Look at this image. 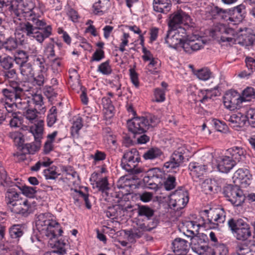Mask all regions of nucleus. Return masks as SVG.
<instances>
[{
  "label": "nucleus",
  "instance_id": "nucleus-1",
  "mask_svg": "<svg viewBox=\"0 0 255 255\" xmlns=\"http://www.w3.org/2000/svg\"><path fill=\"white\" fill-rule=\"evenodd\" d=\"M36 0H13L10 7L14 22L20 20L22 17L26 20L19 23V29L26 36L33 37L42 44L52 34V28L44 20L39 18L38 12L40 9L36 6Z\"/></svg>",
  "mask_w": 255,
  "mask_h": 255
},
{
  "label": "nucleus",
  "instance_id": "nucleus-2",
  "mask_svg": "<svg viewBox=\"0 0 255 255\" xmlns=\"http://www.w3.org/2000/svg\"><path fill=\"white\" fill-rule=\"evenodd\" d=\"M36 227L43 237L49 240L51 246H59L58 238L62 235L63 230L60 224L53 219V216L49 213L38 215L35 220Z\"/></svg>",
  "mask_w": 255,
  "mask_h": 255
},
{
  "label": "nucleus",
  "instance_id": "nucleus-3",
  "mask_svg": "<svg viewBox=\"0 0 255 255\" xmlns=\"http://www.w3.org/2000/svg\"><path fill=\"white\" fill-rule=\"evenodd\" d=\"M160 122L155 116L148 115L145 117H134L127 122L128 129L134 134L137 143L146 144L149 141L150 137L145 133L150 128H153Z\"/></svg>",
  "mask_w": 255,
  "mask_h": 255
},
{
  "label": "nucleus",
  "instance_id": "nucleus-4",
  "mask_svg": "<svg viewBox=\"0 0 255 255\" xmlns=\"http://www.w3.org/2000/svg\"><path fill=\"white\" fill-rule=\"evenodd\" d=\"M11 88L3 89L1 92L6 100L15 102V107L25 110L31 106L30 99L22 98L24 97V90L21 87L20 84L12 82Z\"/></svg>",
  "mask_w": 255,
  "mask_h": 255
},
{
  "label": "nucleus",
  "instance_id": "nucleus-5",
  "mask_svg": "<svg viewBox=\"0 0 255 255\" xmlns=\"http://www.w3.org/2000/svg\"><path fill=\"white\" fill-rule=\"evenodd\" d=\"M203 213L207 218L206 220L202 219L201 226L204 228L218 229L226 220V212L221 207L210 208L209 210H204Z\"/></svg>",
  "mask_w": 255,
  "mask_h": 255
},
{
  "label": "nucleus",
  "instance_id": "nucleus-6",
  "mask_svg": "<svg viewBox=\"0 0 255 255\" xmlns=\"http://www.w3.org/2000/svg\"><path fill=\"white\" fill-rule=\"evenodd\" d=\"M212 36L220 43H226V45H233L235 43L237 33L234 29L226 25L217 23L211 30Z\"/></svg>",
  "mask_w": 255,
  "mask_h": 255
},
{
  "label": "nucleus",
  "instance_id": "nucleus-7",
  "mask_svg": "<svg viewBox=\"0 0 255 255\" xmlns=\"http://www.w3.org/2000/svg\"><path fill=\"white\" fill-rule=\"evenodd\" d=\"M44 121H40L35 126L30 128V131L34 137V142L24 144L22 151L27 154H34L39 150L41 145V139L43 138Z\"/></svg>",
  "mask_w": 255,
  "mask_h": 255
},
{
  "label": "nucleus",
  "instance_id": "nucleus-8",
  "mask_svg": "<svg viewBox=\"0 0 255 255\" xmlns=\"http://www.w3.org/2000/svg\"><path fill=\"white\" fill-rule=\"evenodd\" d=\"M223 194L227 199L235 206H241L246 197L237 185L229 184L223 188Z\"/></svg>",
  "mask_w": 255,
  "mask_h": 255
},
{
  "label": "nucleus",
  "instance_id": "nucleus-9",
  "mask_svg": "<svg viewBox=\"0 0 255 255\" xmlns=\"http://www.w3.org/2000/svg\"><path fill=\"white\" fill-rule=\"evenodd\" d=\"M189 201V193L187 190L180 187L171 195L169 206L174 210L184 208Z\"/></svg>",
  "mask_w": 255,
  "mask_h": 255
},
{
  "label": "nucleus",
  "instance_id": "nucleus-10",
  "mask_svg": "<svg viewBox=\"0 0 255 255\" xmlns=\"http://www.w3.org/2000/svg\"><path fill=\"white\" fill-rule=\"evenodd\" d=\"M255 40V34L252 29L245 27L240 28L237 33L235 44H239L246 47L253 45Z\"/></svg>",
  "mask_w": 255,
  "mask_h": 255
},
{
  "label": "nucleus",
  "instance_id": "nucleus-11",
  "mask_svg": "<svg viewBox=\"0 0 255 255\" xmlns=\"http://www.w3.org/2000/svg\"><path fill=\"white\" fill-rule=\"evenodd\" d=\"M190 20V16L182 10L180 9L171 14L169 17L168 26L170 30L175 31L183 23Z\"/></svg>",
  "mask_w": 255,
  "mask_h": 255
},
{
  "label": "nucleus",
  "instance_id": "nucleus-12",
  "mask_svg": "<svg viewBox=\"0 0 255 255\" xmlns=\"http://www.w3.org/2000/svg\"><path fill=\"white\" fill-rule=\"evenodd\" d=\"M19 31L21 30L18 25L15 33V37H9L4 41V49L5 51L12 52L17 48L18 44L23 45L26 43L24 35Z\"/></svg>",
  "mask_w": 255,
  "mask_h": 255
},
{
  "label": "nucleus",
  "instance_id": "nucleus-13",
  "mask_svg": "<svg viewBox=\"0 0 255 255\" xmlns=\"http://www.w3.org/2000/svg\"><path fill=\"white\" fill-rule=\"evenodd\" d=\"M252 175L246 168H239L234 174L233 180L236 185L239 184L246 187L251 183Z\"/></svg>",
  "mask_w": 255,
  "mask_h": 255
},
{
  "label": "nucleus",
  "instance_id": "nucleus-14",
  "mask_svg": "<svg viewBox=\"0 0 255 255\" xmlns=\"http://www.w3.org/2000/svg\"><path fill=\"white\" fill-rule=\"evenodd\" d=\"M31 203L26 199H21L12 205H9V209L14 214L27 216L29 213Z\"/></svg>",
  "mask_w": 255,
  "mask_h": 255
},
{
  "label": "nucleus",
  "instance_id": "nucleus-15",
  "mask_svg": "<svg viewBox=\"0 0 255 255\" xmlns=\"http://www.w3.org/2000/svg\"><path fill=\"white\" fill-rule=\"evenodd\" d=\"M225 106L230 110H234L241 102L240 100V94L235 91L227 92L223 98Z\"/></svg>",
  "mask_w": 255,
  "mask_h": 255
},
{
  "label": "nucleus",
  "instance_id": "nucleus-16",
  "mask_svg": "<svg viewBox=\"0 0 255 255\" xmlns=\"http://www.w3.org/2000/svg\"><path fill=\"white\" fill-rule=\"evenodd\" d=\"M236 165V162L229 156H222L217 161V168L222 173H228Z\"/></svg>",
  "mask_w": 255,
  "mask_h": 255
},
{
  "label": "nucleus",
  "instance_id": "nucleus-17",
  "mask_svg": "<svg viewBox=\"0 0 255 255\" xmlns=\"http://www.w3.org/2000/svg\"><path fill=\"white\" fill-rule=\"evenodd\" d=\"M191 241L192 249L197 254L199 255L210 254L211 248L208 247L205 243H203L202 239L197 237H192L191 238Z\"/></svg>",
  "mask_w": 255,
  "mask_h": 255
},
{
  "label": "nucleus",
  "instance_id": "nucleus-18",
  "mask_svg": "<svg viewBox=\"0 0 255 255\" xmlns=\"http://www.w3.org/2000/svg\"><path fill=\"white\" fill-rule=\"evenodd\" d=\"M204 44L205 43L202 40L186 39L182 43V48L186 53L191 54L203 48Z\"/></svg>",
  "mask_w": 255,
  "mask_h": 255
},
{
  "label": "nucleus",
  "instance_id": "nucleus-19",
  "mask_svg": "<svg viewBox=\"0 0 255 255\" xmlns=\"http://www.w3.org/2000/svg\"><path fill=\"white\" fill-rule=\"evenodd\" d=\"M247 120V114L244 115L241 113H238L232 115L227 121L231 127L238 129V128H242L245 126Z\"/></svg>",
  "mask_w": 255,
  "mask_h": 255
},
{
  "label": "nucleus",
  "instance_id": "nucleus-20",
  "mask_svg": "<svg viewBox=\"0 0 255 255\" xmlns=\"http://www.w3.org/2000/svg\"><path fill=\"white\" fill-rule=\"evenodd\" d=\"M139 161L122 159L121 165L122 167L128 172L132 174H138L144 172V170L142 168L137 166Z\"/></svg>",
  "mask_w": 255,
  "mask_h": 255
},
{
  "label": "nucleus",
  "instance_id": "nucleus-21",
  "mask_svg": "<svg viewBox=\"0 0 255 255\" xmlns=\"http://www.w3.org/2000/svg\"><path fill=\"white\" fill-rule=\"evenodd\" d=\"M231 11L232 13L231 16L229 17L230 21L238 23L242 21L245 17L246 13V6L243 4L234 7Z\"/></svg>",
  "mask_w": 255,
  "mask_h": 255
},
{
  "label": "nucleus",
  "instance_id": "nucleus-22",
  "mask_svg": "<svg viewBox=\"0 0 255 255\" xmlns=\"http://www.w3.org/2000/svg\"><path fill=\"white\" fill-rule=\"evenodd\" d=\"M181 38L178 34H175L173 30H170L168 31L165 40L169 47L176 49L179 46L182 47L184 42L182 41Z\"/></svg>",
  "mask_w": 255,
  "mask_h": 255
},
{
  "label": "nucleus",
  "instance_id": "nucleus-23",
  "mask_svg": "<svg viewBox=\"0 0 255 255\" xmlns=\"http://www.w3.org/2000/svg\"><path fill=\"white\" fill-rule=\"evenodd\" d=\"M152 5L155 11L167 13L170 10L172 3L170 0H153Z\"/></svg>",
  "mask_w": 255,
  "mask_h": 255
},
{
  "label": "nucleus",
  "instance_id": "nucleus-24",
  "mask_svg": "<svg viewBox=\"0 0 255 255\" xmlns=\"http://www.w3.org/2000/svg\"><path fill=\"white\" fill-rule=\"evenodd\" d=\"M228 152L231 155L230 156L236 163L244 161L246 158V151L242 147L233 146L228 150Z\"/></svg>",
  "mask_w": 255,
  "mask_h": 255
},
{
  "label": "nucleus",
  "instance_id": "nucleus-25",
  "mask_svg": "<svg viewBox=\"0 0 255 255\" xmlns=\"http://www.w3.org/2000/svg\"><path fill=\"white\" fill-rule=\"evenodd\" d=\"M217 96V89H202L198 91L197 98L202 103L205 104L208 102L213 97Z\"/></svg>",
  "mask_w": 255,
  "mask_h": 255
},
{
  "label": "nucleus",
  "instance_id": "nucleus-26",
  "mask_svg": "<svg viewBox=\"0 0 255 255\" xmlns=\"http://www.w3.org/2000/svg\"><path fill=\"white\" fill-rule=\"evenodd\" d=\"M234 236L239 241H244L248 239L252 235L250 225L246 223L234 233Z\"/></svg>",
  "mask_w": 255,
  "mask_h": 255
},
{
  "label": "nucleus",
  "instance_id": "nucleus-27",
  "mask_svg": "<svg viewBox=\"0 0 255 255\" xmlns=\"http://www.w3.org/2000/svg\"><path fill=\"white\" fill-rule=\"evenodd\" d=\"M24 234L23 227L19 224L14 225L9 229V235L12 242L17 243Z\"/></svg>",
  "mask_w": 255,
  "mask_h": 255
},
{
  "label": "nucleus",
  "instance_id": "nucleus-28",
  "mask_svg": "<svg viewBox=\"0 0 255 255\" xmlns=\"http://www.w3.org/2000/svg\"><path fill=\"white\" fill-rule=\"evenodd\" d=\"M38 114H42L39 113V111L35 108H33L32 105L25 110L23 112V116L25 118L29 121L31 124L34 123L35 126L37 123L42 120H38Z\"/></svg>",
  "mask_w": 255,
  "mask_h": 255
},
{
  "label": "nucleus",
  "instance_id": "nucleus-29",
  "mask_svg": "<svg viewBox=\"0 0 255 255\" xmlns=\"http://www.w3.org/2000/svg\"><path fill=\"white\" fill-rule=\"evenodd\" d=\"M188 168L191 171V174L198 178L203 176L206 170L205 165L199 164L195 162H190Z\"/></svg>",
  "mask_w": 255,
  "mask_h": 255
},
{
  "label": "nucleus",
  "instance_id": "nucleus-30",
  "mask_svg": "<svg viewBox=\"0 0 255 255\" xmlns=\"http://www.w3.org/2000/svg\"><path fill=\"white\" fill-rule=\"evenodd\" d=\"M20 194L14 188L8 189L5 194V201L9 208V205H12L21 198L19 197Z\"/></svg>",
  "mask_w": 255,
  "mask_h": 255
},
{
  "label": "nucleus",
  "instance_id": "nucleus-31",
  "mask_svg": "<svg viewBox=\"0 0 255 255\" xmlns=\"http://www.w3.org/2000/svg\"><path fill=\"white\" fill-rule=\"evenodd\" d=\"M30 105H34V108L39 111V113L44 114L46 112L45 107L44 106L43 97L41 94H35L32 98L30 99Z\"/></svg>",
  "mask_w": 255,
  "mask_h": 255
},
{
  "label": "nucleus",
  "instance_id": "nucleus-32",
  "mask_svg": "<svg viewBox=\"0 0 255 255\" xmlns=\"http://www.w3.org/2000/svg\"><path fill=\"white\" fill-rule=\"evenodd\" d=\"M236 251L238 255H255V244L239 245L237 247Z\"/></svg>",
  "mask_w": 255,
  "mask_h": 255
},
{
  "label": "nucleus",
  "instance_id": "nucleus-33",
  "mask_svg": "<svg viewBox=\"0 0 255 255\" xmlns=\"http://www.w3.org/2000/svg\"><path fill=\"white\" fill-rule=\"evenodd\" d=\"M255 99V89L251 87H248L245 89L241 95H240V100L241 103L246 102H250Z\"/></svg>",
  "mask_w": 255,
  "mask_h": 255
},
{
  "label": "nucleus",
  "instance_id": "nucleus-34",
  "mask_svg": "<svg viewBox=\"0 0 255 255\" xmlns=\"http://www.w3.org/2000/svg\"><path fill=\"white\" fill-rule=\"evenodd\" d=\"M246 223H247L242 219L234 218L229 219L227 222L228 226L233 235L238 230V229H240L243 226H245Z\"/></svg>",
  "mask_w": 255,
  "mask_h": 255
},
{
  "label": "nucleus",
  "instance_id": "nucleus-35",
  "mask_svg": "<svg viewBox=\"0 0 255 255\" xmlns=\"http://www.w3.org/2000/svg\"><path fill=\"white\" fill-rule=\"evenodd\" d=\"M0 76H2L5 80L9 81V86L11 87L12 82H15L17 84L19 83L16 82L15 80L17 78L16 70L13 68L8 70H3L0 72Z\"/></svg>",
  "mask_w": 255,
  "mask_h": 255
},
{
  "label": "nucleus",
  "instance_id": "nucleus-36",
  "mask_svg": "<svg viewBox=\"0 0 255 255\" xmlns=\"http://www.w3.org/2000/svg\"><path fill=\"white\" fill-rule=\"evenodd\" d=\"M20 73L26 80L34 77V72L32 64L26 62L20 65Z\"/></svg>",
  "mask_w": 255,
  "mask_h": 255
},
{
  "label": "nucleus",
  "instance_id": "nucleus-37",
  "mask_svg": "<svg viewBox=\"0 0 255 255\" xmlns=\"http://www.w3.org/2000/svg\"><path fill=\"white\" fill-rule=\"evenodd\" d=\"M210 13L213 18L215 19H226L228 16V12L226 10L217 6L211 8Z\"/></svg>",
  "mask_w": 255,
  "mask_h": 255
},
{
  "label": "nucleus",
  "instance_id": "nucleus-38",
  "mask_svg": "<svg viewBox=\"0 0 255 255\" xmlns=\"http://www.w3.org/2000/svg\"><path fill=\"white\" fill-rule=\"evenodd\" d=\"M162 154L160 149L157 147H152L146 151L142 157L145 160H153L159 157Z\"/></svg>",
  "mask_w": 255,
  "mask_h": 255
},
{
  "label": "nucleus",
  "instance_id": "nucleus-39",
  "mask_svg": "<svg viewBox=\"0 0 255 255\" xmlns=\"http://www.w3.org/2000/svg\"><path fill=\"white\" fill-rule=\"evenodd\" d=\"M211 255H229V250L227 246L224 244L215 245L211 248Z\"/></svg>",
  "mask_w": 255,
  "mask_h": 255
},
{
  "label": "nucleus",
  "instance_id": "nucleus-40",
  "mask_svg": "<svg viewBox=\"0 0 255 255\" xmlns=\"http://www.w3.org/2000/svg\"><path fill=\"white\" fill-rule=\"evenodd\" d=\"M128 239L130 243H134L136 239L140 238L143 235V231L139 228H135L126 232Z\"/></svg>",
  "mask_w": 255,
  "mask_h": 255
},
{
  "label": "nucleus",
  "instance_id": "nucleus-41",
  "mask_svg": "<svg viewBox=\"0 0 255 255\" xmlns=\"http://www.w3.org/2000/svg\"><path fill=\"white\" fill-rule=\"evenodd\" d=\"M82 118L79 117L74 121L73 125L71 128V134L74 137H78L79 135V130L83 127V122Z\"/></svg>",
  "mask_w": 255,
  "mask_h": 255
},
{
  "label": "nucleus",
  "instance_id": "nucleus-42",
  "mask_svg": "<svg viewBox=\"0 0 255 255\" xmlns=\"http://www.w3.org/2000/svg\"><path fill=\"white\" fill-rule=\"evenodd\" d=\"M26 51L19 50L16 51L14 56L13 60L15 63L19 65L27 62L29 57Z\"/></svg>",
  "mask_w": 255,
  "mask_h": 255
},
{
  "label": "nucleus",
  "instance_id": "nucleus-43",
  "mask_svg": "<svg viewBox=\"0 0 255 255\" xmlns=\"http://www.w3.org/2000/svg\"><path fill=\"white\" fill-rule=\"evenodd\" d=\"M154 213V210L147 206H139L138 208V215L139 216L145 217L148 220L151 219L153 216Z\"/></svg>",
  "mask_w": 255,
  "mask_h": 255
},
{
  "label": "nucleus",
  "instance_id": "nucleus-44",
  "mask_svg": "<svg viewBox=\"0 0 255 255\" xmlns=\"http://www.w3.org/2000/svg\"><path fill=\"white\" fill-rule=\"evenodd\" d=\"M9 137L12 139L15 145L18 147L23 146L24 139L23 134L18 131L11 132L9 133Z\"/></svg>",
  "mask_w": 255,
  "mask_h": 255
},
{
  "label": "nucleus",
  "instance_id": "nucleus-45",
  "mask_svg": "<svg viewBox=\"0 0 255 255\" xmlns=\"http://www.w3.org/2000/svg\"><path fill=\"white\" fill-rule=\"evenodd\" d=\"M47 70H38L36 76L34 78V82L38 86H42L47 80Z\"/></svg>",
  "mask_w": 255,
  "mask_h": 255
},
{
  "label": "nucleus",
  "instance_id": "nucleus-46",
  "mask_svg": "<svg viewBox=\"0 0 255 255\" xmlns=\"http://www.w3.org/2000/svg\"><path fill=\"white\" fill-rule=\"evenodd\" d=\"M122 159L129 161H140V158L138 151L135 148H132L131 150L125 152Z\"/></svg>",
  "mask_w": 255,
  "mask_h": 255
},
{
  "label": "nucleus",
  "instance_id": "nucleus-47",
  "mask_svg": "<svg viewBox=\"0 0 255 255\" xmlns=\"http://www.w3.org/2000/svg\"><path fill=\"white\" fill-rule=\"evenodd\" d=\"M185 150L186 149L184 147H181L177 148L171 156L172 160L180 165L184 159L183 155L185 153Z\"/></svg>",
  "mask_w": 255,
  "mask_h": 255
},
{
  "label": "nucleus",
  "instance_id": "nucleus-48",
  "mask_svg": "<svg viewBox=\"0 0 255 255\" xmlns=\"http://www.w3.org/2000/svg\"><path fill=\"white\" fill-rule=\"evenodd\" d=\"M163 172L159 168H152L148 170L146 172V176H147L151 179H155L156 181L159 180L162 178Z\"/></svg>",
  "mask_w": 255,
  "mask_h": 255
},
{
  "label": "nucleus",
  "instance_id": "nucleus-49",
  "mask_svg": "<svg viewBox=\"0 0 255 255\" xmlns=\"http://www.w3.org/2000/svg\"><path fill=\"white\" fill-rule=\"evenodd\" d=\"M176 185V178L175 176L168 175L165 178L163 186L166 190L170 191L173 189Z\"/></svg>",
  "mask_w": 255,
  "mask_h": 255
},
{
  "label": "nucleus",
  "instance_id": "nucleus-50",
  "mask_svg": "<svg viewBox=\"0 0 255 255\" xmlns=\"http://www.w3.org/2000/svg\"><path fill=\"white\" fill-rule=\"evenodd\" d=\"M159 62L157 59H152L146 66V72L154 75L157 74L158 72L157 66L160 64Z\"/></svg>",
  "mask_w": 255,
  "mask_h": 255
},
{
  "label": "nucleus",
  "instance_id": "nucleus-51",
  "mask_svg": "<svg viewBox=\"0 0 255 255\" xmlns=\"http://www.w3.org/2000/svg\"><path fill=\"white\" fill-rule=\"evenodd\" d=\"M57 121V108L55 106L52 107L49 111L47 118V123L48 127H52Z\"/></svg>",
  "mask_w": 255,
  "mask_h": 255
},
{
  "label": "nucleus",
  "instance_id": "nucleus-52",
  "mask_svg": "<svg viewBox=\"0 0 255 255\" xmlns=\"http://www.w3.org/2000/svg\"><path fill=\"white\" fill-rule=\"evenodd\" d=\"M57 167L52 166L51 167L43 170V175L46 179H55L57 178L59 174L56 172Z\"/></svg>",
  "mask_w": 255,
  "mask_h": 255
},
{
  "label": "nucleus",
  "instance_id": "nucleus-53",
  "mask_svg": "<svg viewBox=\"0 0 255 255\" xmlns=\"http://www.w3.org/2000/svg\"><path fill=\"white\" fill-rule=\"evenodd\" d=\"M18 188L22 191V193L29 198L34 197L36 193V187L27 186L26 185L17 186Z\"/></svg>",
  "mask_w": 255,
  "mask_h": 255
},
{
  "label": "nucleus",
  "instance_id": "nucleus-54",
  "mask_svg": "<svg viewBox=\"0 0 255 255\" xmlns=\"http://www.w3.org/2000/svg\"><path fill=\"white\" fill-rule=\"evenodd\" d=\"M96 186L99 188V190L103 193H105L108 195L107 191L110 189L109 183L107 177H104L98 181L96 183Z\"/></svg>",
  "mask_w": 255,
  "mask_h": 255
},
{
  "label": "nucleus",
  "instance_id": "nucleus-55",
  "mask_svg": "<svg viewBox=\"0 0 255 255\" xmlns=\"http://www.w3.org/2000/svg\"><path fill=\"white\" fill-rule=\"evenodd\" d=\"M32 59L34 64L38 66L39 70H48L45 58L42 55H39Z\"/></svg>",
  "mask_w": 255,
  "mask_h": 255
},
{
  "label": "nucleus",
  "instance_id": "nucleus-56",
  "mask_svg": "<svg viewBox=\"0 0 255 255\" xmlns=\"http://www.w3.org/2000/svg\"><path fill=\"white\" fill-rule=\"evenodd\" d=\"M97 71L103 75H108L112 73V70L110 65V61L107 60L100 64Z\"/></svg>",
  "mask_w": 255,
  "mask_h": 255
},
{
  "label": "nucleus",
  "instance_id": "nucleus-57",
  "mask_svg": "<svg viewBox=\"0 0 255 255\" xmlns=\"http://www.w3.org/2000/svg\"><path fill=\"white\" fill-rule=\"evenodd\" d=\"M13 62L12 57L7 56L1 59L0 65L3 70H8L13 67Z\"/></svg>",
  "mask_w": 255,
  "mask_h": 255
},
{
  "label": "nucleus",
  "instance_id": "nucleus-58",
  "mask_svg": "<svg viewBox=\"0 0 255 255\" xmlns=\"http://www.w3.org/2000/svg\"><path fill=\"white\" fill-rule=\"evenodd\" d=\"M211 73L209 69L207 68L201 69L198 70L196 75L200 80L206 81L208 80L211 77Z\"/></svg>",
  "mask_w": 255,
  "mask_h": 255
},
{
  "label": "nucleus",
  "instance_id": "nucleus-59",
  "mask_svg": "<svg viewBox=\"0 0 255 255\" xmlns=\"http://www.w3.org/2000/svg\"><path fill=\"white\" fill-rule=\"evenodd\" d=\"M55 46L52 43H47L46 44L44 49V53L48 58H53L55 56Z\"/></svg>",
  "mask_w": 255,
  "mask_h": 255
},
{
  "label": "nucleus",
  "instance_id": "nucleus-60",
  "mask_svg": "<svg viewBox=\"0 0 255 255\" xmlns=\"http://www.w3.org/2000/svg\"><path fill=\"white\" fill-rule=\"evenodd\" d=\"M11 117L12 119L9 122L10 126L14 128L19 127L22 124V118L18 117L17 113L12 114Z\"/></svg>",
  "mask_w": 255,
  "mask_h": 255
},
{
  "label": "nucleus",
  "instance_id": "nucleus-61",
  "mask_svg": "<svg viewBox=\"0 0 255 255\" xmlns=\"http://www.w3.org/2000/svg\"><path fill=\"white\" fill-rule=\"evenodd\" d=\"M51 70L52 72L57 74L62 71V64L60 58H55L51 63Z\"/></svg>",
  "mask_w": 255,
  "mask_h": 255
},
{
  "label": "nucleus",
  "instance_id": "nucleus-62",
  "mask_svg": "<svg viewBox=\"0 0 255 255\" xmlns=\"http://www.w3.org/2000/svg\"><path fill=\"white\" fill-rule=\"evenodd\" d=\"M154 96L155 102H162L165 99V90L159 88H156L154 90Z\"/></svg>",
  "mask_w": 255,
  "mask_h": 255
},
{
  "label": "nucleus",
  "instance_id": "nucleus-63",
  "mask_svg": "<svg viewBox=\"0 0 255 255\" xmlns=\"http://www.w3.org/2000/svg\"><path fill=\"white\" fill-rule=\"evenodd\" d=\"M93 12L95 14L102 15L104 13V6L102 5V1L99 0L94 3L93 5Z\"/></svg>",
  "mask_w": 255,
  "mask_h": 255
},
{
  "label": "nucleus",
  "instance_id": "nucleus-64",
  "mask_svg": "<svg viewBox=\"0 0 255 255\" xmlns=\"http://www.w3.org/2000/svg\"><path fill=\"white\" fill-rule=\"evenodd\" d=\"M247 115L249 122L253 127H255V108L249 109L247 112Z\"/></svg>",
  "mask_w": 255,
  "mask_h": 255
}]
</instances>
